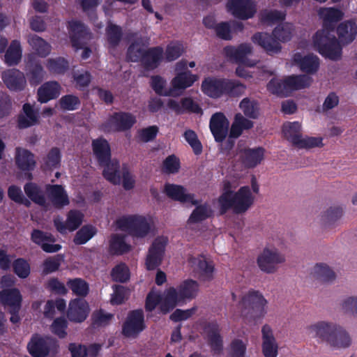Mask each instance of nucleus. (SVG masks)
<instances>
[{
  "label": "nucleus",
  "mask_w": 357,
  "mask_h": 357,
  "mask_svg": "<svg viewBox=\"0 0 357 357\" xmlns=\"http://www.w3.org/2000/svg\"><path fill=\"white\" fill-rule=\"evenodd\" d=\"M201 88L205 95L217 99L224 96L239 97L245 93L246 86L236 79L207 77L202 81Z\"/></svg>",
  "instance_id": "obj_1"
},
{
  "label": "nucleus",
  "mask_w": 357,
  "mask_h": 357,
  "mask_svg": "<svg viewBox=\"0 0 357 357\" xmlns=\"http://www.w3.org/2000/svg\"><path fill=\"white\" fill-rule=\"evenodd\" d=\"M198 290V282L192 279L183 281L177 288L173 287L168 288L165 291L160 310L165 314L169 312L180 303L184 302L185 300L195 298Z\"/></svg>",
  "instance_id": "obj_2"
},
{
  "label": "nucleus",
  "mask_w": 357,
  "mask_h": 357,
  "mask_svg": "<svg viewBox=\"0 0 357 357\" xmlns=\"http://www.w3.org/2000/svg\"><path fill=\"white\" fill-rule=\"evenodd\" d=\"M221 215L232 210L234 213L241 214L247 211L254 202L249 186L241 187L237 192L222 193L218 199Z\"/></svg>",
  "instance_id": "obj_3"
},
{
  "label": "nucleus",
  "mask_w": 357,
  "mask_h": 357,
  "mask_svg": "<svg viewBox=\"0 0 357 357\" xmlns=\"http://www.w3.org/2000/svg\"><path fill=\"white\" fill-rule=\"evenodd\" d=\"M311 333L321 341L328 342L331 347L336 348L348 347L351 340L348 333L342 327L335 324L320 321L310 327Z\"/></svg>",
  "instance_id": "obj_4"
},
{
  "label": "nucleus",
  "mask_w": 357,
  "mask_h": 357,
  "mask_svg": "<svg viewBox=\"0 0 357 357\" xmlns=\"http://www.w3.org/2000/svg\"><path fill=\"white\" fill-rule=\"evenodd\" d=\"M291 37V26L286 24L278 25L273 29L272 34L266 32L255 33L252 37V40L270 54L280 52L282 47L278 41L285 43L289 41Z\"/></svg>",
  "instance_id": "obj_5"
},
{
  "label": "nucleus",
  "mask_w": 357,
  "mask_h": 357,
  "mask_svg": "<svg viewBox=\"0 0 357 357\" xmlns=\"http://www.w3.org/2000/svg\"><path fill=\"white\" fill-rule=\"evenodd\" d=\"M267 301L263 295L254 289L250 290L243 296L238 305L241 310V315L247 319L257 321L263 317L266 313Z\"/></svg>",
  "instance_id": "obj_6"
},
{
  "label": "nucleus",
  "mask_w": 357,
  "mask_h": 357,
  "mask_svg": "<svg viewBox=\"0 0 357 357\" xmlns=\"http://www.w3.org/2000/svg\"><path fill=\"white\" fill-rule=\"evenodd\" d=\"M312 40L314 49L322 56L332 61L341 59L342 47L335 36H329L326 31H317Z\"/></svg>",
  "instance_id": "obj_7"
},
{
  "label": "nucleus",
  "mask_w": 357,
  "mask_h": 357,
  "mask_svg": "<svg viewBox=\"0 0 357 357\" xmlns=\"http://www.w3.org/2000/svg\"><path fill=\"white\" fill-rule=\"evenodd\" d=\"M116 224L119 229L137 238L146 236L151 230V225L146 218L139 215L123 216L116 220Z\"/></svg>",
  "instance_id": "obj_8"
},
{
  "label": "nucleus",
  "mask_w": 357,
  "mask_h": 357,
  "mask_svg": "<svg viewBox=\"0 0 357 357\" xmlns=\"http://www.w3.org/2000/svg\"><path fill=\"white\" fill-rule=\"evenodd\" d=\"M22 296L17 288L3 289L0 291V303L8 309L10 314V321L18 324L21 321L20 311L22 307Z\"/></svg>",
  "instance_id": "obj_9"
},
{
  "label": "nucleus",
  "mask_w": 357,
  "mask_h": 357,
  "mask_svg": "<svg viewBox=\"0 0 357 357\" xmlns=\"http://www.w3.org/2000/svg\"><path fill=\"white\" fill-rule=\"evenodd\" d=\"M27 350L32 357H47L59 348L58 342L50 336L33 334L27 344Z\"/></svg>",
  "instance_id": "obj_10"
},
{
  "label": "nucleus",
  "mask_w": 357,
  "mask_h": 357,
  "mask_svg": "<svg viewBox=\"0 0 357 357\" xmlns=\"http://www.w3.org/2000/svg\"><path fill=\"white\" fill-rule=\"evenodd\" d=\"M146 328L144 311L136 309L128 312L122 324L121 333L127 338H137Z\"/></svg>",
  "instance_id": "obj_11"
},
{
  "label": "nucleus",
  "mask_w": 357,
  "mask_h": 357,
  "mask_svg": "<svg viewBox=\"0 0 357 357\" xmlns=\"http://www.w3.org/2000/svg\"><path fill=\"white\" fill-rule=\"evenodd\" d=\"M136 123L135 116L130 112H116L102 124L106 132H122L130 130Z\"/></svg>",
  "instance_id": "obj_12"
},
{
  "label": "nucleus",
  "mask_w": 357,
  "mask_h": 357,
  "mask_svg": "<svg viewBox=\"0 0 357 357\" xmlns=\"http://www.w3.org/2000/svg\"><path fill=\"white\" fill-rule=\"evenodd\" d=\"M257 264L259 268L266 273H273L277 270V266L285 261L284 256L276 249L264 248L257 257Z\"/></svg>",
  "instance_id": "obj_13"
},
{
  "label": "nucleus",
  "mask_w": 357,
  "mask_h": 357,
  "mask_svg": "<svg viewBox=\"0 0 357 357\" xmlns=\"http://www.w3.org/2000/svg\"><path fill=\"white\" fill-rule=\"evenodd\" d=\"M167 244V238L165 237H158L153 241L146 258L147 270H155L161 264Z\"/></svg>",
  "instance_id": "obj_14"
},
{
  "label": "nucleus",
  "mask_w": 357,
  "mask_h": 357,
  "mask_svg": "<svg viewBox=\"0 0 357 357\" xmlns=\"http://www.w3.org/2000/svg\"><path fill=\"white\" fill-rule=\"evenodd\" d=\"M67 28L72 46L76 50L82 49L84 40L89 39L91 35L88 27L80 20H72L68 22Z\"/></svg>",
  "instance_id": "obj_15"
},
{
  "label": "nucleus",
  "mask_w": 357,
  "mask_h": 357,
  "mask_svg": "<svg viewBox=\"0 0 357 357\" xmlns=\"http://www.w3.org/2000/svg\"><path fill=\"white\" fill-rule=\"evenodd\" d=\"M227 8L235 17L243 20L252 18L256 13L251 0H228Z\"/></svg>",
  "instance_id": "obj_16"
},
{
  "label": "nucleus",
  "mask_w": 357,
  "mask_h": 357,
  "mask_svg": "<svg viewBox=\"0 0 357 357\" xmlns=\"http://www.w3.org/2000/svg\"><path fill=\"white\" fill-rule=\"evenodd\" d=\"M31 240L47 253L56 252L62 248L60 244L53 243L56 241V238L51 233L38 229H33L31 234Z\"/></svg>",
  "instance_id": "obj_17"
},
{
  "label": "nucleus",
  "mask_w": 357,
  "mask_h": 357,
  "mask_svg": "<svg viewBox=\"0 0 357 357\" xmlns=\"http://www.w3.org/2000/svg\"><path fill=\"white\" fill-rule=\"evenodd\" d=\"M229 122L222 112L213 114L209 122L211 132L216 142H222L228 135Z\"/></svg>",
  "instance_id": "obj_18"
},
{
  "label": "nucleus",
  "mask_w": 357,
  "mask_h": 357,
  "mask_svg": "<svg viewBox=\"0 0 357 357\" xmlns=\"http://www.w3.org/2000/svg\"><path fill=\"white\" fill-rule=\"evenodd\" d=\"M206 335L207 342L214 354H220L223 349V340L220 335V326L217 321L206 322L204 327Z\"/></svg>",
  "instance_id": "obj_19"
},
{
  "label": "nucleus",
  "mask_w": 357,
  "mask_h": 357,
  "mask_svg": "<svg viewBox=\"0 0 357 357\" xmlns=\"http://www.w3.org/2000/svg\"><path fill=\"white\" fill-rule=\"evenodd\" d=\"M164 59V50L161 46L151 47L146 50L140 61L147 71L156 69Z\"/></svg>",
  "instance_id": "obj_20"
},
{
  "label": "nucleus",
  "mask_w": 357,
  "mask_h": 357,
  "mask_svg": "<svg viewBox=\"0 0 357 357\" xmlns=\"http://www.w3.org/2000/svg\"><path fill=\"white\" fill-rule=\"evenodd\" d=\"M164 192L172 200L181 203H190L192 205H197L198 200L194 199L195 195L190 193H186V189L180 185L173 183H165Z\"/></svg>",
  "instance_id": "obj_21"
},
{
  "label": "nucleus",
  "mask_w": 357,
  "mask_h": 357,
  "mask_svg": "<svg viewBox=\"0 0 357 357\" xmlns=\"http://www.w3.org/2000/svg\"><path fill=\"white\" fill-rule=\"evenodd\" d=\"M89 313L87 302L82 298H75L70 301L67 317L70 321L81 323L84 321Z\"/></svg>",
  "instance_id": "obj_22"
},
{
  "label": "nucleus",
  "mask_w": 357,
  "mask_h": 357,
  "mask_svg": "<svg viewBox=\"0 0 357 357\" xmlns=\"http://www.w3.org/2000/svg\"><path fill=\"white\" fill-rule=\"evenodd\" d=\"M261 335V348L264 357H277L278 354V345L273 335L271 327L268 324L263 326Z\"/></svg>",
  "instance_id": "obj_23"
},
{
  "label": "nucleus",
  "mask_w": 357,
  "mask_h": 357,
  "mask_svg": "<svg viewBox=\"0 0 357 357\" xmlns=\"http://www.w3.org/2000/svg\"><path fill=\"white\" fill-rule=\"evenodd\" d=\"M2 79L10 91H21L26 86V79L23 73L13 68L6 70L2 74Z\"/></svg>",
  "instance_id": "obj_24"
},
{
  "label": "nucleus",
  "mask_w": 357,
  "mask_h": 357,
  "mask_svg": "<svg viewBox=\"0 0 357 357\" xmlns=\"http://www.w3.org/2000/svg\"><path fill=\"white\" fill-rule=\"evenodd\" d=\"M339 42L343 45L351 43L357 35V24L354 20H344L336 28Z\"/></svg>",
  "instance_id": "obj_25"
},
{
  "label": "nucleus",
  "mask_w": 357,
  "mask_h": 357,
  "mask_svg": "<svg viewBox=\"0 0 357 357\" xmlns=\"http://www.w3.org/2000/svg\"><path fill=\"white\" fill-rule=\"evenodd\" d=\"M293 61L301 71L311 75L317 72L320 64L317 56L313 54L303 56L300 53H296L294 55Z\"/></svg>",
  "instance_id": "obj_26"
},
{
  "label": "nucleus",
  "mask_w": 357,
  "mask_h": 357,
  "mask_svg": "<svg viewBox=\"0 0 357 357\" xmlns=\"http://www.w3.org/2000/svg\"><path fill=\"white\" fill-rule=\"evenodd\" d=\"M23 114H20L17 119V126L19 129H25L36 125L39 121L38 112L29 102L22 106Z\"/></svg>",
  "instance_id": "obj_27"
},
{
  "label": "nucleus",
  "mask_w": 357,
  "mask_h": 357,
  "mask_svg": "<svg viewBox=\"0 0 357 357\" xmlns=\"http://www.w3.org/2000/svg\"><path fill=\"white\" fill-rule=\"evenodd\" d=\"M15 165L22 172H31L36 162L35 155L29 150L17 147L15 149Z\"/></svg>",
  "instance_id": "obj_28"
},
{
  "label": "nucleus",
  "mask_w": 357,
  "mask_h": 357,
  "mask_svg": "<svg viewBox=\"0 0 357 357\" xmlns=\"http://www.w3.org/2000/svg\"><path fill=\"white\" fill-rule=\"evenodd\" d=\"M92 149L98 164H105L111 159V149L109 142L103 137L92 141Z\"/></svg>",
  "instance_id": "obj_29"
},
{
  "label": "nucleus",
  "mask_w": 357,
  "mask_h": 357,
  "mask_svg": "<svg viewBox=\"0 0 357 357\" xmlns=\"http://www.w3.org/2000/svg\"><path fill=\"white\" fill-rule=\"evenodd\" d=\"M46 190L54 207L61 208L69 204L68 196L62 185H47Z\"/></svg>",
  "instance_id": "obj_30"
},
{
  "label": "nucleus",
  "mask_w": 357,
  "mask_h": 357,
  "mask_svg": "<svg viewBox=\"0 0 357 357\" xmlns=\"http://www.w3.org/2000/svg\"><path fill=\"white\" fill-rule=\"evenodd\" d=\"M226 56L239 64H246L247 55L252 52V47L250 44L242 43L237 47L227 46L224 48Z\"/></svg>",
  "instance_id": "obj_31"
},
{
  "label": "nucleus",
  "mask_w": 357,
  "mask_h": 357,
  "mask_svg": "<svg viewBox=\"0 0 357 357\" xmlns=\"http://www.w3.org/2000/svg\"><path fill=\"white\" fill-rule=\"evenodd\" d=\"M312 82V78L307 75H289L284 78L286 96L296 90L309 87Z\"/></svg>",
  "instance_id": "obj_32"
},
{
  "label": "nucleus",
  "mask_w": 357,
  "mask_h": 357,
  "mask_svg": "<svg viewBox=\"0 0 357 357\" xmlns=\"http://www.w3.org/2000/svg\"><path fill=\"white\" fill-rule=\"evenodd\" d=\"M61 86L56 81L47 82L38 89V100L41 103L56 98L60 94Z\"/></svg>",
  "instance_id": "obj_33"
},
{
  "label": "nucleus",
  "mask_w": 357,
  "mask_h": 357,
  "mask_svg": "<svg viewBox=\"0 0 357 357\" xmlns=\"http://www.w3.org/2000/svg\"><path fill=\"white\" fill-rule=\"evenodd\" d=\"M131 250L130 245L126 242V236L122 234H114L109 241V252L112 255H122Z\"/></svg>",
  "instance_id": "obj_34"
},
{
  "label": "nucleus",
  "mask_w": 357,
  "mask_h": 357,
  "mask_svg": "<svg viewBox=\"0 0 357 357\" xmlns=\"http://www.w3.org/2000/svg\"><path fill=\"white\" fill-rule=\"evenodd\" d=\"M253 125L254 123L252 121L245 118L241 113L236 114L229 130V138H238L241 135L244 130L252 128Z\"/></svg>",
  "instance_id": "obj_35"
},
{
  "label": "nucleus",
  "mask_w": 357,
  "mask_h": 357,
  "mask_svg": "<svg viewBox=\"0 0 357 357\" xmlns=\"http://www.w3.org/2000/svg\"><path fill=\"white\" fill-rule=\"evenodd\" d=\"M265 149L262 147L245 149L242 155L243 164L248 168H254L264 159Z\"/></svg>",
  "instance_id": "obj_36"
},
{
  "label": "nucleus",
  "mask_w": 357,
  "mask_h": 357,
  "mask_svg": "<svg viewBox=\"0 0 357 357\" xmlns=\"http://www.w3.org/2000/svg\"><path fill=\"white\" fill-rule=\"evenodd\" d=\"M197 79V75L192 74L188 70L178 73L172 80L173 91L174 90H184L192 86Z\"/></svg>",
  "instance_id": "obj_37"
},
{
  "label": "nucleus",
  "mask_w": 357,
  "mask_h": 357,
  "mask_svg": "<svg viewBox=\"0 0 357 357\" xmlns=\"http://www.w3.org/2000/svg\"><path fill=\"white\" fill-rule=\"evenodd\" d=\"M148 43H144L142 38H137L128 46L127 59L132 62H140L146 49Z\"/></svg>",
  "instance_id": "obj_38"
},
{
  "label": "nucleus",
  "mask_w": 357,
  "mask_h": 357,
  "mask_svg": "<svg viewBox=\"0 0 357 357\" xmlns=\"http://www.w3.org/2000/svg\"><path fill=\"white\" fill-rule=\"evenodd\" d=\"M104 167L102 175L104 178L114 185H119L121 183L120 164L117 160H111L105 164H98Z\"/></svg>",
  "instance_id": "obj_39"
},
{
  "label": "nucleus",
  "mask_w": 357,
  "mask_h": 357,
  "mask_svg": "<svg viewBox=\"0 0 357 357\" xmlns=\"http://www.w3.org/2000/svg\"><path fill=\"white\" fill-rule=\"evenodd\" d=\"M24 191L28 198L36 204L44 206L46 199L42 188L36 183L28 182L24 185Z\"/></svg>",
  "instance_id": "obj_40"
},
{
  "label": "nucleus",
  "mask_w": 357,
  "mask_h": 357,
  "mask_svg": "<svg viewBox=\"0 0 357 357\" xmlns=\"http://www.w3.org/2000/svg\"><path fill=\"white\" fill-rule=\"evenodd\" d=\"M195 206L196 207L188 218L189 224L199 223L213 216V212L208 204H199L198 203Z\"/></svg>",
  "instance_id": "obj_41"
},
{
  "label": "nucleus",
  "mask_w": 357,
  "mask_h": 357,
  "mask_svg": "<svg viewBox=\"0 0 357 357\" xmlns=\"http://www.w3.org/2000/svg\"><path fill=\"white\" fill-rule=\"evenodd\" d=\"M195 272L200 281H211L213 278L214 266L204 258L198 259Z\"/></svg>",
  "instance_id": "obj_42"
},
{
  "label": "nucleus",
  "mask_w": 357,
  "mask_h": 357,
  "mask_svg": "<svg viewBox=\"0 0 357 357\" xmlns=\"http://www.w3.org/2000/svg\"><path fill=\"white\" fill-rule=\"evenodd\" d=\"M4 56L5 62L9 66L19 63L22 58V47L19 40H14L10 43Z\"/></svg>",
  "instance_id": "obj_43"
},
{
  "label": "nucleus",
  "mask_w": 357,
  "mask_h": 357,
  "mask_svg": "<svg viewBox=\"0 0 357 357\" xmlns=\"http://www.w3.org/2000/svg\"><path fill=\"white\" fill-rule=\"evenodd\" d=\"M283 133L285 137L294 146H296L298 141L302 137L301 135V124L298 121L289 122L284 124L282 128Z\"/></svg>",
  "instance_id": "obj_44"
},
{
  "label": "nucleus",
  "mask_w": 357,
  "mask_h": 357,
  "mask_svg": "<svg viewBox=\"0 0 357 357\" xmlns=\"http://www.w3.org/2000/svg\"><path fill=\"white\" fill-rule=\"evenodd\" d=\"M61 155L59 148H52L47 156L43 158L42 168L44 171H52L53 169H57L61 165Z\"/></svg>",
  "instance_id": "obj_45"
},
{
  "label": "nucleus",
  "mask_w": 357,
  "mask_h": 357,
  "mask_svg": "<svg viewBox=\"0 0 357 357\" xmlns=\"http://www.w3.org/2000/svg\"><path fill=\"white\" fill-rule=\"evenodd\" d=\"M312 274L316 279L323 282H331L335 279V272L325 264H317Z\"/></svg>",
  "instance_id": "obj_46"
},
{
  "label": "nucleus",
  "mask_w": 357,
  "mask_h": 357,
  "mask_svg": "<svg viewBox=\"0 0 357 357\" xmlns=\"http://www.w3.org/2000/svg\"><path fill=\"white\" fill-rule=\"evenodd\" d=\"M66 284L76 296L85 297L89 292V284L82 278L69 279Z\"/></svg>",
  "instance_id": "obj_47"
},
{
  "label": "nucleus",
  "mask_w": 357,
  "mask_h": 357,
  "mask_svg": "<svg viewBox=\"0 0 357 357\" xmlns=\"http://www.w3.org/2000/svg\"><path fill=\"white\" fill-rule=\"evenodd\" d=\"M28 43L32 49L42 57L47 56L50 52V45L37 35L31 36L28 39Z\"/></svg>",
  "instance_id": "obj_48"
},
{
  "label": "nucleus",
  "mask_w": 357,
  "mask_h": 357,
  "mask_svg": "<svg viewBox=\"0 0 357 357\" xmlns=\"http://www.w3.org/2000/svg\"><path fill=\"white\" fill-rule=\"evenodd\" d=\"M107 40L110 47L114 48L121 43L123 31L120 26L110 24L106 29Z\"/></svg>",
  "instance_id": "obj_49"
},
{
  "label": "nucleus",
  "mask_w": 357,
  "mask_h": 357,
  "mask_svg": "<svg viewBox=\"0 0 357 357\" xmlns=\"http://www.w3.org/2000/svg\"><path fill=\"white\" fill-rule=\"evenodd\" d=\"M45 72L43 66L38 63H31L29 66L26 75L31 85L36 86L40 84L44 79Z\"/></svg>",
  "instance_id": "obj_50"
},
{
  "label": "nucleus",
  "mask_w": 357,
  "mask_h": 357,
  "mask_svg": "<svg viewBox=\"0 0 357 357\" xmlns=\"http://www.w3.org/2000/svg\"><path fill=\"white\" fill-rule=\"evenodd\" d=\"M286 14L278 10H265L260 13L259 20L262 24L271 25L285 20Z\"/></svg>",
  "instance_id": "obj_51"
},
{
  "label": "nucleus",
  "mask_w": 357,
  "mask_h": 357,
  "mask_svg": "<svg viewBox=\"0 0 357 357\" xmlns=\"http://www.w3.org/2000/svg\"><path fill=\"white\" fill-rule=\"evenodd\" d=\"M239 107L245 116L253 119L257 118L259 105L256 100H250L249 98H245L240 102Z\"/></svg>",
  "instance_id": "obj_52"
},
{
  "label": "nucleus",
  "mask_w": 357,
  "mask_h": 357,
  "mask_svg": "<svg viewBox=\"0 0 357 357\" xmlns=\"http://www.w3.org/2000/svg\"><path fill=\"white\" fill-rule=\"evenodd\" d=\"M68 61L63 57L49 59L46 64L50 72L59 75L64 74L68 69Z\"/></svg>",
  "instance_id": "obj_53"
},
{
  "label": "nucleus",
  "mask_w": 357,
  "mask_h": 357,
  "mask_svg": "<svg viewBox=\"0 0 357 357\" xmlns=\"http://www.w3.org/2000/svg\"><path fill=\"white\" fill-rule=\"evenodd\" d=\"M166 80L160 75H153L151 77V86L156 94L163 96H172L173 89H165Z\"/></svg>",
  "instance_id": "obj_54"
},
{
  "label": "nucleus",
  "mask_w": 357,
  "mask_h": 357,
  "mask_svg": "<svg viewBox=\"0 0 357 357\" xmlns=\"http://www.w3.org/2000/svg\"><path fill=\"white\" fill-rule=\"evenodd\" d=\"M96 234V229L91 225L82 227L75 234L73 242L76 245H83L93 238Z\"/></svg>",
  "instance_id": "obj_55"
},
{
  "label": "nucleus",
  "mask_w": 357,
  "mask_h": 357,
  "mask_svg": "<svg viewBox=\"0 0 357 357\" xmlns=\"http://www.w3.org/2000/svg\"><path fill=\"white\" fill-rule=\"evenodd\" d=\"M101 0H79V4L83 13H84L91 21L97 19L96 10Z\"/></svg>",
  "instance_id": "obj_56"
},
{
  "label": "nucleus",
  "mask_w": 357,
  "mask_h": 357,
  "mask_svg": "<svg viewBox=\"0 0 357 357\" xmlns=\"http://www.w3.org/2000/svg\"><path fill=\"white\" fill-rule=\"evenodd\" d=\"M343 215V208L341 206L330 207L321 216L323 222L328 226L333 225Z\"/></svg>",
  "instance_id": "obj_57"
},
{
  "label": "nucleus",
  "mask_w": 357,
  "mask_h": 357,
  "mask_svg": "<svg viewBox=\"0 0 357 357\" xmlns=\"http://www.w3.org/2000/svg\"><path fill=\"white\" fill-rule=\"evenodd\" d=\"M63 260V257L61 255H57L45 259L43 263V274L48 275L57 271Z\"/></svg>",
  "instance_id": "obj_58"
},
{
  "label": "nucleus",
  "mask_w": 357,
  "mask_h": 357,
  "mask_svg": "<svg viewBox=\"0 0 357 357\" xmlns=\"http://www.w3.org/2000/svg\"><path fill=\"white\" fill-rule=\"evenodd\" d=\"M111 277L114 281L123 283L129 280L130 271L124 263H121L112 268Z\"/></svg>",
  "instance_id": "obj_59"
},
{
  "label": "nucleus",
  "mask_w": 357,
  "mask_h": 357,
  "mask_svg": "<svg viewBox=\"0 0 357 357\" xmlns=\"http://www.w3.org/2000/svg\"><path fill=\"white\" fill-rule=\"evenodd\" d=\"M81 104L79 98L72 94L62 96L59 100L60 107L63 110L73 111L79 108Z\"/></svg>",
  "instance_id": "obj_60"
},
{
  "label": "nucleus",
  "mask_w": 357,
  "mask_h": 357,
  "mask_svg": "<svg viewBox=\"0 0 357 357\" xmlns=\"http://www.w3.org/2000/svg\"><path fill=\"white\" fill-rule=\"evenodd\" d=\"M183 52V45L180 43L169 44L164 52V59L167 62H171L178 59Z\"/></svg>",
  "instance_id": "obj_61"
},
{
  "label": "nucleus",
  "mask_w": 357,
  "mask_h": 357,
  "mask_svg": "<svg viewBox=\"0 0 357 357\" xmlns=\"http://www.w3.org/2000/svg\"><path fill=\"white\" fill-rule=\"evenodd\" d=\"M267 89L273 94L281 97H287L284 79L272 78L267 84Z\"/></svg>",
  "instance_id": "obj_62"
},
{
  "label": "nucleus",
  "mask_w": 357,
  "mask_h": 357,
  "mask_svg": "<svg viewBox=\"0 0 357 357\" xmlns=\"http://www.w3.org/2000/svg\"><path fill=\"white\" fill-rule=\"evenodd\" d=\"M14 273L20 278H26L30 274V265L23 258H18L13 263Z\"/></svg>",
  "instance_id": "obj_63"
},
{
  "label": "nucleus",
  "mask_w": 357,
  "mask_h": 357,
  "mask_svg": "<svg viewBox=\"0 0 357 357\" xmlns=\"http://www.w3.org/2000/svg\"><path fill=\"white\" fill-rule=\"evenodd\" d=\"M180 160L174 155L167 157L162 162V171L165 174H176L180 169Z\"/></svg>",
  "instance_id": "obj_64"
}]
</instances>
